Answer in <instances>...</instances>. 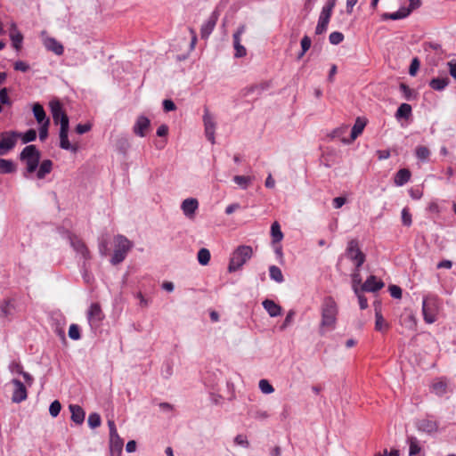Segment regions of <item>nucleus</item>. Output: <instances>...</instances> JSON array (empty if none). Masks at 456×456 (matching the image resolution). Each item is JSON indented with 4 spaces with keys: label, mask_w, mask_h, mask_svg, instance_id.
<instances>
[{
    "label": "nucleus",
    "mask_w": 456,
    "mask_h": 456,
    "mask_svg": "<svg viewBox=\"0 0 456 456\" xmlns=\"http://www.w3.org/2000/svg\"><path fill=\"white\" fill-rule=\"evenodd\" d=\"M389 292L391 297L394 298H401L402 297V289L396 285H391L389 287Z\"/></svg>",
    "instance_id": "obj_54"
},
{
    "label": "nucleus",
    "mask_w": 456,
    "mask_h": 456,
    "mask_svg": "<svg viewBox=\"0 0 456 456\" xmlns=\"http://www.w3.org/2000/svg\"><path fill=\"white\" fill-rule=\"evenodd\" d=\"M40 158V151L33 144L26 146L20 153V159L26 165V172L28 174H32L37 171Z\"/></svg>",
    "instance_id": "obj_4"
},
{
    "label": "nucleus",
    "mask_w": 456,
    "mask_h": 456,
    "mask_svg": "<svg viewBox=\"0 0 456 456\" xmlns=\"http://www.w3.org/2000/svg\"><path fill=\"white\" fill-rule=\"evenodd\" d=\"M344 40V35L341 32L335 31L330 34L329 41L331 45H338Z\"/></svg>",
    "instance_id": "obj_47"
},
{
    "label": "nucleus",
    "mask_w": 456,
    "mask_h": 456,
    "mask_svg": "<svg viewBox=\"0 0 456 456\" xmlns=\"http://www.w3.org/2000/svg\"><path fill=\"white\" fill-rule=\"evenodd\" d=\"M108 427L110 429V437L118 436L117 428H116V425H115V422L113 419L108 420Z\"/></svg>",
    "instance_id": "obj_64"
},
{
    "label": "nucleus",
    "mask_w": 456,
    "mask_h": 456,
    "mask_svg": "<svg viewBox=\"0 0 456 456\" xmlns=\"http://www.w3.org/2000/svg\"><path fill=\"white\" fill-rule=\"evenodd\" d=\"M99 252L102 256L108 255L109 249L106 240H102L99 242Z\"/></svg>",
    "instance_id": "obj_62"
},
{
    "label": "nucleus",
    "mask_w": 456,
    "mask_h": 456,
    "mask_svg": "<svg viewBox=\"0 0 456 456\" xmlns=\"http://www.w3.org/2000/svg\"><path fill=\"white\" fill-rule=\"evenodd\" d=\"M32 111H33L34 117H35L37 122L39 125H42V124L45 123L46 121H50V119L46 117V114H45V111L43 106L40 103H38V102L35 103L33 105Z\"/></svg>",
    "instance_id": "obj_27"
},
{
    "label": "nucleus",
    "mask_w": 456,
    "mask_h": 456,
    "mask_svg": "<svg viewBox=\"0 0 456 456\" xmlns=\"http://www.w3.org/2000/svg\"><path fill=\"white\" fill-rule=\"evenodd\" d=\"M410 178L411 172L406 168H403L397 171L395 175L394 182L396 186H403L409 182Z\"/></svg>",
    "instance_id": "obj_28"
},
{
    "label": "nucleus",
    "mask_w": 456,
    "mask_h": 456,
    "mask_svg": "<svg viewBox=\"0 0 456 456\" xmlns=\"http://www.w3.org/2000/svg\"><path fill=\"white\" fill-rule=\"evenodd\" d=\"M150 119L147 117L141 115L136 118L134 122L133 132L140 137H144L146 135L147 130L150 127Z\"/></svg>",
    "instance_id": "obj_19"
},
{
    "label": "nucleus",
    "mask_w": 456,
    "mask_h": 456,
    "mask_svg": "<svg viewBox=\"0 0 456 456\" xmlns=\"http://www.w3.org/2000/svg\"><path fill=\"white\" fill-rule=\"evenodd\" d=\"M346 255L354 263L355 267L357 268H359L365 261V256L359 248L358 241L356 240H352L348 242Z\"/></svg>",
    "instance_id": "obj_10"
},
{
    "label": "nucleus",
    "mask_w": 456,
    "mask_h": 456,
    "mask_svg": "<svg viewBox=\"0 0 456 456\" xmlns=\"http://www.w3.org/2000/svg\"><path fill=\"white\" fill-rule=\"evenodd\" d=\"M14 69L26 72L29 69V65L25 61H18L14 63Z\"/></svg>",
    "instance_id": "obj_55"
},
{
    "label": "nucleus",
    "mask_w": 456,
    "mask_h": 456,
    "mask_svg": "<svg viewBox=\"0 0 456 456\" xmlns=\"http://www.w3.org/2000/svg\"><path fill=\"white\" fill-rule=\"evenodd\" d=\"M432 391L437 395H443L447 391V384L444 380H437L432 385Z\"/></svg>",
    "instance_id": "obj_39"
},
{
    "label": "nucleus",
    "mask_w": 456,
    "mask_h": 456,
    "mask_svg": "<svg viewBox=\"0 0 456 456\" xmlns=\"http://www.w3.org/2000/svg\"><path fill=\"white\" fill-rule=\"evenodd\" d=\"M44 46L50 52H53L56 55H62L64 52L63 45L57 41L55 38L51 37H45L43 38Z\"/></svg>",
    "instance_id": "obj_21"
},
{
    "label": "nucleus",
    "mask_w": 456,
    "mask_h": 456,
    "mask_svg": "<svg viewBox=\"0 0 456 456\" xmlns=\"http://www.w3.org/2000/svg\"><path fill=\"white\" fill-rule=\"evenodd\" d=\"M20 132L5 131L0 135V156L5 155L12 151L17 144Z\"/></svg>",
    "instance_id": "obj_8"
},
{
    "label": "nucleus",
    "mask_w": 456,
    "mask_h": 456,
    "mask_svg": "<svg viewBox=\"0 0 456 456\" xmlns=\"http://www.w3.org/2000/svg\"><path fill=\"white\" fill-rule=\"evenodd\" d=\"M53 165V161L50 159H45L41 163L39 162L37 177L38 179H44L48 174L52 172Z\"/></svg>",
    "instance_id": "obj_26"
},
{
    "label": "nucleus",
    "mask_w": 456,
    "mask_h": 456,
    "mask_svg": "<svg viewBox=\"0 0 456 456\" xmlns=\"http://www.w3.org/2000/svg\"><path fill=\"white\" fill-rule=\"evenodd\" d=\"M124 441L119 436L110 437V456H121Z\"/></svg>",
    "instance_id": "obj_23"
},
{
    "label": "nucleus",
    "mask_w": 456,
    "mask_h": 456,
    "mask_svg": "<svg viewBox=\"0 0 456 456\" xmlns=\"http://www.w3.org/2000/svg\"><path fill=\"white\" fill-rule=\"evenodd\" d=\"M210 257H211V255H210L209 250L205 248H200L197 254L198 262L201 265H207L210 261Z\"/></svg>",
    "instance_id": "obj_38"
},
{
    "label": "nucleus",
    "mask_w": 456,
    "mask_h": 456,
    "mask_svg": "<svg viewBox=\"0 0 456 456\" xmlns=\"http://www.w3.org/2000/svg\"><path fill=\"white\" fill-rule=\"evenodd\" d=\"M449 84V79L447 77H436V78H433L430 83H429V86L432 89L434 90H436V91H442L444 90Z\"/></svg>",
    "instance_id": "obj_34"
},
{
    "label": "nucleus",
    "mask_w": 456,
    "mask_h": 456,
    "mask_svg": "<svg viewBox=\"0 0 456 456\" xmlns=\"http://www.w3.org/2000/svg\"><path fill=\"white\" fill-rule=\"evenodd\" d=\"M61 405L59 401H53L49 407V412L51 416L57 417L61 411Z\"/></svg>",
    "instance_id": "obj_51"
},
{
    "label": "nucleus",
    "mask_w": 456,
    "mask_h": 456,
    "mask_svg": "<svg viewBox=\"0 0 456 456\" xmlns=\"http://www.w3.org/2000/svg\"><path fill=\"white\" fill-rule=\"evenodd\" d=\"M416 427L419 431L429 435L438 430V423L430 418H424L418 420Z\"/></svg>",
    "instance_id": "obj_17"
},
{
    "label": "nucleus",
    "mask_w": 456,
    "mask_h": 456,
    "mask_svg": "<svg viewBox=\"0 0 456 456\" xmlns=\"http://www.w3.org/2000/svg\"><path fill=\"white\" fill-rule=\"evenodd\" d=\"M69 337L73 340H78L80 336V329L77 324H71L69 329Z\"/></svg>",
    "instance_id": "obj_49"
},
{
    "label": "nucleus",
    "mask_w": 456,
    "mask_h": 456,
    "mask_svg": "<svg viewBox=\"0 0 456 456\" xmlns=\"http://www.w3.org/2000/svg\"><path fill=\"white\" fill-rule=\"evenodd\" d=\"M420 0H401V7L395 12H385L382 14V20H402L408 17L411 12L420 6Z\"/></svg>",
    "instance_id": "obj_5"
},
{
    "label": "nucleus",
    "mask_w": 456,
    "mask_h": 456,
    "mask_svg": "<svg viewBox=\"0 0 456 456\" xmlns=\"http://www.w3.org/2000/svg\"><path fill=\"white\" fill-rule=\"evenodd\" d=\"M416 156L419 159L426 161L430 156V151L425 146H419L416 149Z\"/></svg>",
    "instance_id": "obj_43"
},
{
    "label": "nucleus",
    "mask_w": 456,
    "mask_h": 456,
    "mask_svg": "<svg viewBox=\"0 0 456 456\" xmlns=\"http://www.w3.org/2000/svg\"><path fill=\"white\" fill-rule=\"evenodd\" d=\"M352 282H353V289L355 295H358V291H360L358 286L362 282V277L360 274L359 268L355 267V270L354 271L352 274Z\"/></svg>",
    "instance_id": "obj_42"
},
{
    "label": "nucleus",
    "mask_w": 456,
    "mask_h": 456,
    "mask_svg": "<svg viewBox=\"0 0 456 456\" xmlns=\"http://www.w3.org/2000/svg\"><path fill=\"white\" fill-rule=\"evenodd\" d=\"M263 307L271 317H277L281 314L282 308L272 299H265L262 303Z\"/></svg>",
    "instance_id": "obj_24"
},
{
    "label": "nucleus",
    "mask_w": 456,
    "mask_h": 456,
    "mask_svg": "<svg viewBox=\"0 0 456 456\" xmlns=\"http://www.w3.org/2000/svg\"><path fill=\"white\" fill-rule=\"evenodd\" d=\"M203 122L205 127V134L208 140L214 144L215 141V131H216V122L213 116L209 113L208 109H205L203 115Z\"/></svg>",
    "instance_id": "obj_11"
},
{
    "label": "nucleus",
    "mask_w": 456,
    "mask_h": 456,
    "mask_svg": "<svg viewBox=\"0 0 456 456\" xmlns=\"http://www.w3.org/2000/svg\"><path fill=\"white\" fill-rule=\"evenodd\" d=\"M0 102L7 106L12 105V101L8 95V90L5 87L0 89Z\"/></svg>",
    "instance_id": "obj_50"
},
{
    "label": "nucleus",
    "mask_w": 456,
    "mask_h": 456,
    "mask_svg": "<svg viewBox=\"0 0 456 456\" xmlns=\"http://www.w3.org/2000/svg\"><path fill=\"white\" fill-rule=\"evenodd\" d=\"M70 246L76 251L77 255H79L85 261H88L91 258L90 252L85 244V242L79 239L77 236L70 235L69 236Z\"/></svg>",
    "instance_id": "obj_13"
},
{
    "label": "nucleus",
    "mask_w": 456,
    "mask_h": 456,
    "mask_svg": "<svg viewBox=\"0 0 456 456\" xmlns=\"http://www.w3.org/2000/svg\"><path fill=\"white\" fill-rule=\"evenodd\" d=\"M295 315H296V313L294 310H289L283 321V323L281 325L280 329L281 330H286L289 326L291 325V323L293 322L294 321V318H295Z\"/></svg>",
    "instance_id": "obj_45"
},
{
    "label": "nucleus",
    "mask_w": 456,
    "mask_h": 456,
    "mask_svg": "<svg viewBox=\"0 0 456 456\" xmlns=\"http://www.w3.org/2000/svg\"><path fill=\"white\" fill-rule=\"evenodd\" d=\"M50 121H46L45 123L39 125V139L40 141H45L48 136V128H49Z\"/></svg>",
    "instance_id": "obj_52"
},
{
    "label": "nucleus",
    "mask_w": 456,
    "mask_h": 456,
    "mask_svg": "<svg viewBox=\"0 0 456 456\" xmlns=\"http://www.w3.org/2000/svg\"><path fill=\"white\" fill-rule=\"evenodd\" d=\"M252 248L250 246H240L232 254L228 270L230 273L235 272L242 267L252 256Z\"/></svg>",
    "instance_id": "obj_6"
},
{
    "label": "nucleus",
    "mask_w": 456,
    "mask_h": 456,
    "mask_svg": "<svg viewBox=\"0 0 456 456\" xmlns=\"http://www.w3.org/2000/svg\"><path fill=\"white\" fill-rule=\"evenodd\" d=\"M402 223L404 226H411L412 224L411 214L407 208H403L401 213Z\"/></svg>",
    "instance_id": "obj_46"
},
{
    "label": "nucleus",
    "mask_w": 456,
    "mask_h": 456,
    "mask_svg": "<svg viewBox=\"0 0 456 456\" xmlns=\"http://www.w3.org/2000/svg\"><path fill=\"white\" fill-rule=\"evenodd\" d=\"M271 236L273 243L276 244L283 239V233L278 222H274L271 226Z\"/></svg>",
    "instance_id": "obj_33"
},
{
    "label": "nucleus",
    "mask_w": 456,
    "mask_h": 456,
    "mask_svg": "<svg viewBox=\"0 0 456 456\" xmlns=\"http://www.w3.org/2000/svg\"><path fill=\"white\" fill-rule=\"evenodd\" d=\"M311 38L308 36H304L301 39V48L304 52H307L311 47Z\"/></svg>",
    "instance_id": "obj_58"
},
{
    "label": "nucleus",
    "mask_w": 456,
    "mask_h": 456,
    "mask_svg": "<svg viewBox=\"0 0 456 456\" xmlns=\"http://www.w3.org/2000/svg\"><path fill=\"white\" fill-rule=\"evenodd\" d=\"M218 12H213L208 19L202 24L200 28V34L203 38H208L214 30L216 22L218 20Z\"/></svg>",
    "instance_id": "obj_18"
},
{
    "label": "nucleus",
    "mask_w": 456,
    "mask_h": 456,
    "mask_svg": "<svg viewBox=\"0 0 456 456\" xmlns=\"http://www.w3.org/2000/svg\"><path fill=\"white\" fill-rule=\"evenodd\" d=\"M320 312L319 334L324 336L337 327L338 307L336 301L331 297H326L322 303Z\"/></svg>",
    "instance_id": "obj_1"
},
{
    "label": "nucleus",
    "mask_w": 456,
    "mask_h": 456,
    "mask_svg": "<svg viewBox=\"0 0 456 456\" xmlns=\"http://www.w3.org/2000/svg\"><path fill=\"white\" fill-rule=\"evenodd\" d=\"M383 286V281L379 280L376 276L370 275L362 285V290L367 292H375L382 289Z\"/></svg>",
    "instance_id": "obj_22"
},
{
    "label": "nucleus",
    "mask_w": 456,
    "mask_h": 456,
    "mask_svg": "<svg viewBox=\"0 0 456 456\" xmlns=\"http://www.w3.org/2000/svg\"><path fill=\"white\" fill-rule=\"evenodd\" d=\"M69 408L71 412V419L76 424H78V425L82 424L85 419L84 410L79 405H77V404H70Z\"/></svg>",
    "instance_id": "obj_25"
},
{
    "label": "nucleus",
    "mask_w": 456,
    "mask_h": 456,
    "mask_svg": "<svg viewBox=\"0 0 456 456\" xmlns=\"http://www.w3.org/2000/svg\"><path fill=\"white\" fill-rule=\"evenodd\" d=\"M269 274L270 278L278 283H281L284 281V277L281 273V270L276 265H271L269 267Z\"/></svg>",
    "instance_id": "obj_36"
},
{
    "label": "nucleus",
    "mask_w": 456,
    "mask_h": 456,
    "mask_svg": "<svg viewBox=\"0 0 456 456\" xmlns=\"http://www.w3.org/2000/svg\"><path fill=\"white\" fill-rule=\"evenodd\" d=\"M12 307V301L11 300L5 301L1 306V311H2L3 314L4 316H8L9 314H11Z\"/></svg>",
    "instance_id": "obj_60"
},
{
    "label": "nucleus",
    "mask_w": 456,
    "mask_h": 456,
    "mask_svg": "<svg viewBox=\"0 0 456 456\" xmlns=\"http://www.w3.org/2000/svg\"><path fill=\"white\" fill-rule=\"evenodd\" d=\"M87 322L92 330H97L104 319V314L98 303H93L86 314Z\"/></svg>",
    "instance_id": "obj_9"
},
{
    "label": "nucleus",
    "mask_w": 456,
    "mask_h": 456,
    "mask_svg": "<svg viewBox=\"0 0 456 456\" xmlns=\"http://www.w3.org/2000/svg\"><path fill=\"white\" fill-rule=\"evenodd\" d=\"M246 31V25L242 24L240 25L237 30L234 32L232 38H233V47L235 50L234 56L236 58H241L244 57L247 54L246 48L240 44L241 36Z\"/></svg>",
    "instance_id": "obj_12"
},
{
    "label": "nucleus",
    "mask_w": 456,
    "mask_h": 456,
    "mask_svg": "<svg viewBox=\"0 0 456 456\" xmlns=\"http://www.w3.org/2000/svg\"><path fill=\"white\" fill-rule=\"evenodd\" d=\"M411 114V106L408 103H402L395 113V118H408Z\"/></svg>",
    "instance_id": "obj_35"
},
{
    "label": "nucleus",
    "mask_w": 456,
    "mask_h": 456,
    "mask_svg": "<svg viewBox=\"0 0 456 456\" xmlns=\"http://www.w3.org/2000/svg\"><path fill=\"white\" fill-rule=\"evenodd\" d=\"M440 309L441 305L436 296L428 295L423 297L422 314L426 323L432 324L436 322Z\"/></svg>",
    "instance_id": "obj_3"
},
{
    "label": "nucleus",
    "mask_w": 456,
    "mask_h": 456,
    "mask_svg": "<svg viewBox=\"0 0 456 456\" xmlns=\"http://www.w3.org/2000/svg\"><path fill=\"white\" fill-rule=\"evenodd\" d=\"M15 171V166L10 159H0V173L11 174Z\"/></svg>",
    "instance_id": "obj_37"
},
{
    "label": "nucleus",
    "mask_w": 456,
    "mask_h": 456,
    "mask_svg": "<svg viewBox=\"0 0 456 456\" xmlns=\"http://www.w3.org/2000/svg\"><path fill=\"white\" fill-rule=\"evenodd\" d=\"M19 138L21 139L22 143H28L37 139V132L35 129H28L25 133H20Z\"/></svg>",
    "instance_id": "obj_40"
},
{
    "label": "nucleus",
    "mask_w": 456,
    "mask_h": 456,
    "mask_svg": "<svg viewBox=\"0 0 456 456\" xmlns=\"http://www.w3.org/2000/svg\"><path fill=\"white\" fill-rule=\"evenodd\" d=\"M254 178L252 176L246 175H235L233 176V182L240 186L241 189L246 190L252 183Z\"/></svg>",
    "instance_id": "obj_32"
},
{
    "label": "nucleus",
    "mask_w": 456,
    "mask_h": 456,
    "mask_svg": "<svg viewBox=\"0 0 456 456\" xmlns=\"http://www.w3.org/2000/svg\"><path fill=\"white\" fill-rule=\"evenodd\" d=\"M419 68V61L417 58H414L412 61H411V66H410V69H409V73L411 76H415L418 69Z\"/></svg>",
    "instance_id": "obj_57"
},
{
    "label": "nucleus",
    "mask_w": 456,
    "mask_h": 456,
    "mask_svg": "<svg viewBox=\"0 0 456 456\" xmlns=\"http://www.w3.org/2000/svg\"><path fill=\"white\" fill-rule=\"evenodd\" d=\"M8 368L12 374L23 373V367L19 362L12 361Z\"/></svg>",
    "instance_id": "obj_53"
},
{
    "label": "nucleus",
    "mask_w": 456,
    "mask_h": 456,
    "mask_svg": "<svg viewBox=\"0 0 456 456\" xmlns=\"http://www.w3.org/2000/svg\"><path fill=\"white\" fill-rule=\"evenodd\" d=\"M366 122L358 118L351 130V140H355L363 131Z\"/></svg>",
    "instance_id": "obj_31"
},
{
    "label": "nucleus",
    "mask_w": 456,
    "mask_h": 456,
    "mask_svg": "<svg viewBox=\"0 0 456 456\" xmlns=\"http://www.w3.org/2000/svg\"><path fill=\"white\" fill-rule=\"evenodd\" d=\"M163 109L165 111H172L175 110V105L171 100L163 101Z\"/></svg>",
    "instance_id": "obj_63"
},
{
    "label": "nucleus",
    "mask_w": 456,
    "mask_h": 456,
    "mask_svg": "<svg viewBox=\"0 0 456 456\" xmlns=\"http://www.w3.org/2000/svg\"><path fill=\"white\" fill-rule=\"evenodd\" d=\"M87 421L90 428H95L101 425V417L98 413H91Z\"/></svg>",
    "instance_id": "obj_48"
},
{
    "label": "nucleus",
    "mask_w": 456,
    "mask_h": 456,
    "mask_svg": "<svg viewBox=\"0 0 456 456\" xmlns=\"http://www.w3.org/2000/svg\"><path fill=\"white\" fill-rule=\"evenodd\" d=\"M63 123L64 124H62V126L60 127V147L66 151L77 152L78 151L77 144L70 143L68 138L69 126H66V122Z\"/></svg>",
    "instance_id": "obj_15"
},
{
    "label": "nucleus",
    "mask_w": 456,
    "mask_h": 456,
    "mask_svg": "<svg viewBox=\"0 0 456 456\" xmlns=\"http://www.w3.org/2000/svg\"><path fill=\"white\" fill-rule=\"evenodd\" d=\"M12 384L14 386L12 400L14 403H20L27 399V389L25 385L19 379H13Z\"/></svg>",
    "instance_id": "obj_16"
},
{
    "label": "nucleus",
    "mask_w": 456,
    "mask_h": 456,
    "mask_svg": "<svg viewBox=\"0 0 456 456\" xmlns=\"http://www.w3.org/2000/svg\"><path fill=\"white\" fill-rule=\"evenodd\" d=\"M114 251L110 258V263L113 265H118L123 262L128 252L134 247V244L124 235H117L113 239Z\"/></svg>",
    "instance_id": "obj_2"
},
{
    "label": "nucleus",
    "mask_w": 456,
    "mask_h": 456,
    "mask_svg": "<svg viewBox=\"0 0 456 456\" xmlns=\"http://www.w3.org/2000/svg\"><path fill=\"white\" fill-rule=\"evenodd\" d=\"M198 208L199 201L194 198L185 199L181 204V209L188 218H193Z\"/></svg>",
    "instance_id": "obj_20"
},
{
    "label": "nucleus",
    "mask_w": 456,
    "mask_h": 456,
    "mask_svg": "<svg viewBox=\"0 0 456 456\" xmlns=\"http://www.w3.org/2000/svg\"><path fill=\"white\" fill-rule=\"evenodd\" d=\"M336 2L337 0H327L326 4L322 6L315 27V35L319 36L326 33Z\"/></svg>",
    "instance_id": "obj_7"
},
{
    "label": "nucleus",
    "mask_w": 456,
    "mask_h": 456,
    "mask_svg": "<svg viewBox=\"0 0 456 456\" xmlns=\"http://www.w3.org/2000/svg\"><path fill=\"white\" fill-rule=\"evenodd\" d=\"M91 125L90 124H78L77 126H76V132L79 134H86L87 133L88 131L91 130Z\"/></svg>",
    "instance_id": "obj_59"
},
{
    "label": "nucleus",
    "mask_w": 456,
    "mask_h": 456,
    "mask_svg": "<svg viewBox=\"0 0 456 456\" xmlns=\"http://www.w3.org/2000/svg\"><path fill=\"white\" fill-rule=\"evenodd\" d=\"M387 323L385 322L381 314L376 312V322H375V329L379 331H383L387 329Z\"/></svg>",
    "instance_id": "obj_44"
},
{
    "label": "nucleus",
    "mask_w": 456,
    "mask_h": 456,
    "mask_svg": "<svg viewBox=\"0 0 456 456\" xmlns=\"http://www.w3.org/2000/svg\"><path fill=\"white\" fill-rule=\"evenodd\" d=\"M407 444L409 445V456H416L421 452L420 442L415 436H408Z\"/></svg>",
    "instance_id": "obj_29"
},
{
    "label": "nucleus",
    "mask_w": 456,
    "mask_h": 456,
    "mask_svg": "<svg viewBox=\"0 0 456 456\" xmlns=\"http://www.w3.org/2000/svg\"><path fill=\"white\" fill-rule=\"evenodd\" d=\"M409 194L413 200H419L423 196V191L419 188H411L409 190Z\"/></svg>",
    "instance_id": "obj_56"
},
{
    "label": "nucleus",
    "mask_w": 456,
    "mask_h": 456,
    "mask_svg": "<svg viewBox=\"0 0 456 456\" xmlns=\"http://www.w3.org/2000/svg\"><path fill=\"white\" fill-rule=\"evenodd\" d=\"M450 75L456 80V60H451L447 63Z\"/></svg>",
    "instance_id": "obj_61"
},
{
    "label": "nucleus",
    "mask_w": 456,
    "mask_h": 456,
    "mask_svg": "<svg viewBox=\"0 0 456 456\" xmlns=\"http://www.w3.org/2000/svg\"><path fill=\"white\" fill-rule=\"evenodd\" d=\"M10 38L12 40V46L16 50H20L21 47L23 36L21 35V33L20 31L17 30L15 25H12V28L10 31Z\"/></svg>",
    "instance_id": "obj_30"
},
{
    "label": "nucleus",
    "mask_w": 456,
    "mask_h": 456,
    "mask_svg": "<svg viewBox=\"0 0 456 456\" xmlns=\"http://www.w3.org/2000/svg\"><path fill=\"white\" fill-rule=\"evenodd\" d=\"M258 387L260 391L265 395H270L274 392L273 387L267 379H260L258 382Z\"/></svg>",
    "instance_id": "obj_41"
},
{
    "label": "nucleus",
    "mask_w": 456,
    "mask_h": 456,
    "mask_svg": "<svg viewBox=\"0 0 456 456\" xmlns=\"http://www.w3.org/2000/svg\"><path fill=\"white\" fill-rule=\"evenodd\" d=\"M50 108L55 124H60L61 127L62 124H64L63 122H66V126H69V118L62 110V107L59 102H52Z\"/></svg>",
    "instance_id": "obj_14"
}]
</instances>
